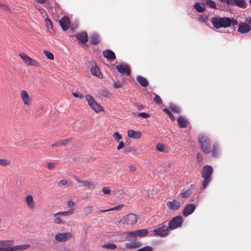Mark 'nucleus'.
<instances>
[{
  "label": "nucleus",
  "instance_id": "41",
  "mask_svg": "<svg viewBox=\"0 0 251 251\" xmlns=\"http://www.w3.org/2000/svg\"><path fill=\"white\" fill-rule=\"evenodd\" d=\"M154 95H155V98L153 100L154 101L159 105L162 104V101L160 96L155 94H154Z\"/></svg>",
  "mask_w": 251,
  "mask_h": 251
},
{
  "label": "nucleus",
  "instance_id": "25",
  "mask_svg": "<svg viewBox=\"0 0 251 251\" xmlns=\"http://www.w3.org/2000/svg\"><path fill=\"white\" fill-rule=\"evenodd\" d=\"M179 126L180 128H184L187 126L188 121L182 116H179L177 119Z\"/></svg>",
  "mask_w": 251,
  "mask_h": 251
},
{
  "label": "nucleus",
  "instance_id": "62",
  "mask_svg": "<svg viewBox=\"0 0 251 251\" xmlns=\"http://www.w3.org/2000/svg\"><path fill=\"white\" fill-rule=\"evenodd\" d=\"M39 10L41 11V12L42 13V11H44V9H40Z\"/></svg>",
  "mask_w": 251,
  "mask_h": 251
},
{
  "label": "nucleus",
  "instance_id": "16",
  "mask_svg": "<svg viewBox=\"0 0 251 251\" xmlns=\"http://www.w3.org/2000/svg\"><path fill=\"white\" fill-rule=\"evenodd\" d=\"M116 69L121 74L129 75L130 74V69L126 65H119L115 67Z\"/></svg>",
  "mask_w": 251,
  "mask_h": 251
},
{
  "label": "nucleus",
  "instance_id": "38",
  "mask_svg": "<svg viewBox=\"0 0 251 251\" xmlns=\"http://www.w3.org/2000/svg\"><path fill=\"white\" fill-rule=\"evenodd\" d=\"M206 4L212 8H216V3L212 0H207L206 1Z\"/></svg>",
  "mask_w": 251,
  "mask_h": 251
},
{
  "label": "nucleus",
  "instance_id": "30",
  "mask_svg": "<svg viewBox=\"0 0 251 251\" xmlns=\"http://www.w3.org/2000/svg\"><path fill=\"white\" fill-rule=\"evenodd\" d=\"M91 72L92 75L100 77V75H101V73L100 72V69L99 67L97 66L93 67L91 69Z\"/></svg>",
  "mask_w": 251,
  "mask_h": 251
},
{
  "label": "nucleus",
  "instance_id": "28",
  "mask_svg": "<svg viewBox=\"0 0 251 251\" xmlns=\"http://www.w3.org/2000/svg\"><path fill=\"white\" fill-rule=\"evenodd\" d=\"M192 190L191 189H188L185 190H183L178 195V197L181 198H188L192 194Z\"/></svg>",
  "mask_w": 251,
  "mask_h": 251
},
{
  "label": "nucleus",
  "instance_id": "7",
  "mask_svg": "<svg viewBox=\"0 0 251 251\" xmlns=\"http://www.w3.org/2000/svg\"><path fill=\"white\" fill-rule=\"evenodd\" d=\"M138 220L137 216L133 213H129L120 220L119 221V223L126 224L127 225H135Z\"/></svg>",
  "mask_w": 251,
  "mask_h": 251
},
{
  "label": "nucleus",
  "instance_id": "48",
  "mask_svg": "<svg viewBox=\"0 0 251 251\" xmlns=\"http://www.w3.org/2000/svg\"><path fill=\"white\" fill-rule=\"evenodd\" d=\"M114 138L117 141H119L122 138V136L118 132H115L113 134Z\"/></svg>",
  "mask_w": 251,
  "mask_h": 251
},
{
  "label": "nucleus",
  "instance_id": "34",
  "mask_svg": "<svg viewBox=\"0 0 251 251\" xmlns=\"http://www.w3.org/2000/svg\"><path fill=\"white\" fill-rule=\"evenodd\" d=\"M11 163L10 160L8 159H0V166L6 167Z\"/></svg>",
  "mask_w": 251,
  "mask_h": 251
},
{
  "label": "nucleus",
  "instance_id": "42",
  "mask_svg": "<svg viewBox=\"0 0 251 251\" xmlns=\"http://www.w3.org/2000/svg\"><path fill=\"white\" fill-rule=\"evenodd\" d=\"M163 111L165 112L168 115V116H169V117L170 118V119H171V120L172 121H175V118L174 117V116H173V115L171 113V112L167 109V108H165L163 110Z\"/></svg>",
  "mask_w": 251,
  "mask_h": 251
},
{
  "label": "nucleus",
  "instance_id": "14",
  "mask_svg": "<svg viewBox=\"0 0 251 251\" xmlns=\"http://www.w3.org/2000/svg\"><path fill=\"white\" fill-rule=\"evenodd\" d=\"M167 207L172 210H177L181 206V203L176 200H173L172 201H168L166 203Z\"/></svg>",
  "mask_w": 251,
  "mask_h": 251
},
{
  "label": "nucleus",
  "instance_id": "27",
  "mask_svg": "<svg viewBox=\"0 0 251 251\" xmlns=\"http://www.w3.org/2000/svg\"><path fill=\"white\" fill-rule=\"evenodd\" d=\"M138 82L143 87H146L148 85L147 80L144 77L139 75L136 77Z\"/></svg>",
  "mask_w": 251,
  "mask_h": 251
},
{
  "label": "nucleus",
  "instance_id": "31",
  "mask_svg": "<svg viewBox=\"0 0 251 251\" xmlns=\"http://www.w3.org/2000/svg\"><path fill=\"white\" fill-rule=\"evenodd\" d=\"M102 248L114 250L116 249L117 247V246L114 243H107L103 244L102 246Z\"/></svg>",
  "mask_w": 251,
  "mask_h": 251
},
{
  "label": "nucleus",
  "instance_id": "9",
  "mask_svg": "<svg viewBox=\"0 0 251 251\" xmlns=\"http://www.w3.org/2000/svg\"><path fill=\"white\" fill-rule=\"evenodd\" d=\"M20 97L25 105L27 107H29L32 103V97L25 90H22L20 93Z\"/></svg>",
  "mask_w": 251,
  "mask_h": 251
},
{
  "label": "nucleus",
  "instance_id": "54",
  "mask_svg": "<svg viewBox=\"0 0 251 251\" xmlns=\"http://www.w3.org/2000/svg\"><path fill=\"white\" fill-rule=\"evenodd\" d=\"M198 162H201L202 160V156L201 153H198L197 155Z\"/></svg>",
  "mask_w": 251,
  "mask_h": 251
},
{
  "label": "nucleus",
  "instance_id": "8",
  "mask_svg": "<svg viewBox=\"0 0 251 251\" xmlns=\"http://www.w3.org/2000/svg\"><path fill=\"white\" fill-rule=\"evenodd\" d=\"M183 220L181 216H177L174 217L169 223V227L171 230H174L180 227L182 225Z\"/></svg>",
  "mask_w": 251,
  "mask_h": 251
},
{
  "label": "nucleus",
  "instance_id": "43",
  "mask_svg": "<svg viewBox=\"0 0 251 251\" xmlns=\"http://www.w3.org/2000/svg\"><path fill=\"white\" fill-rule=\"evenodd\" d=\"M153 248L151 246H145L141 249H139L137 251H152Z\"/></svg>",
  "mask_w": 251,
  "mask_h": 251
},
{
  "label": "nucleus",
  "instance_id": "45",
  "mask_svg": "<svg viewBox=\"0 0 251 251\" xmlns=\"http://www.w3.org/2000/svg\"><path fill=\"white\" fill-rule=\"evenodd\" d=\"M156 150L159 151L165 152L164 145L162 144H158L156 147Z\"/></svg>",
  "mask_w": 251,
  "mask_h": 251
},
{
  "label": "nucleus",
  "instance_id": "39",
  "mask_svg": "<svg viewBox=\"0 0 251 251\" xmlns=\"http://www.w3.org/2000/svg\"><path fill=\"white\" fill-rule=\"evenodd\" d=\"M44 54L47 56L48 58L50 60H53L54 59L53 54L50 51L48 50H44Z\"/></svg>",
  "mask_w": 251,
  "mask_h": 251
},
{
  "label": "nucleus",
  "instance_id": "60",
  "mask_svg": "<svg viewBox=\"0 0 251 251\" xmlns=\"http://www.w3.org/2000/svg\"><path fill=\"white\" fill-rule=\"evenodd\" d=\"M136 106L138 110H141L144 108V106L142 104L137 105Z\"/></svg>",
  "mask_w": 251,
  "mask_h": 251
},
{
  "label": "nucleus",
  "instance_id": "35",
  "mask_svg": "<svg viewBox=\"0 0 251 251\" xmlns=\"http://www.w3.org/2000/svg\"><path fill=\"white\" fill-rule=\"evenodd\" d=\"M194 7L196 10L199 12H202L204 10V5L199 3H196Z\"/></svg>",
  "mask_w": 251,
  "mask_h": 251
},
{
  "label": "nucleus",
  "instance_id": "10",
  "mask_svg": "<svg viewBox=\"0 0 251 251\" xmlns=\"http://www.w3.org/2000/svg\"><path fill=\"white\" fill-rule=\"evenodd\" d=\"M19 55L23 60L24 63L26 65L37 67H39V63L35 60L27 56L25 53L21 52Z\"/></svg>",
  "mask_w": 251,
  "mask_h": 251
},
{
  "label": "nucleus",
  "instance_id": "36",
  "mask_svg": "<svg viewBox=\"0 0 251 251\" xmlns=\"http://www.w3.org/2000/svg\"><path fill=\"white\" fill-rule=\"evenodd\" d=\"M93 210V207L92 206L88 205L84 208L83 213L85 215H88L92 212Z\"/></svg>",
  "mask_w": 251,
  "mask_h": 251
},
{
  "label": "nucleus",
  "instance_id": "3",
  "mask_svg": "<svg viewBox=\"0 0 251 251\" xmlns=\"http://www.w3.org/2000/svg\"><path fill=\"white\" fill-rule=\"evenodd\" d=\"M211 23L213 26L219 29L221 27H227L231 25H237L236 20L228 17H213L211 19Z\"/></svg>",
  "mask_w": 251,
  "mask_h": 251
},
{
  "label": "nucleus",
  "instance_id": "37",
  "mask_svg": "<svg viewBox=\"0 0 251 251\" xmlns=\"http://www.w3.org/2000/svg\"><path fill=\"white\" fill-rule=\"evenodd\" d=\"M170 109L174 113H179L180 112V108L177 106L173 104L170 106Z\"/></svg>",
  "mask_w": 251,
  "mask_h": 251
},
{
  "label": "nucleus",
  "instance_id": "15",
  "mask_svg": "<svg viewBox=\"0 0 251 251\" xmlns=\"http://www.w3.org/2000/svg\"><path fill=\"white\" fill-rule=\"evenodd\" d=\"M12 242L10 240H0V251H10Z\"/></svg>",
  "mask_w": 251,
  "mask_h": 251
},
{
  "label": "nucleus",
  "instance_id": "32",
  "mask_svg": "<svg viewBox=\"0 0 251 251\" xmlns=\"http://www.w3.org/2000/svg\"><path fill=\"white\" fill-rule=\"evenodd\" d=\"M124 206V205L123 204H121L118 206L110 208L109 209H105V210H101L100 211L101 212H105L110 211L119 210L121 209Z\"/></svg>",
  "mask_w": 251,
  "mask_h": 251
},
{
  "label": "nucleus",
  "instance_id": "17",
  "mask_svg": "<svg viewBox=\"0 0 251 251\" xmlns=\"http://www.w3.org/2000/svg\"><path fill=\"white\" fill-rule=\"evenodd\" d=\"M60 25L64 31L68 30L70 25V19L68 17L64 16L59 21Z\"/></svg>",
  "mask_w": 251,
  "mask_h": 251
},
{
  "label": "nucleus",
  "instance_id": "64",
  "mask_svg": "<svg viewBox=\"0 0 251 251\" xmlns=\"http://www.w3.org/2000/svg\"><path fill=\"white\" fill-rule=\"evenodd\" d=\"M249 23L251 25V19H250V20L249 21Z\"/></svg>",
  "mask_w": 251,
  "mask_h": 251
},
{
  "label": "nucleus",
  "instance_id": "56",
  "mask_svg": "<svg viewBox=\"0 0 251 251\" xmlns=\"http://www.w3.org/2000/svg\"><path fill=\"white\" fill-rule=\"evenodd\" d=\"M61 146V145L60 144V141H58V142L55 143H53L51 145V147L52 148H54V147H60Z\"/></svg>",
  "mask_w": 251,
  "mask_h": 251
},
{
  "label": "nucleus",
  "instance_id": "26",
  "mask_svg": "<svg viewBox=\"0 0 251 251\" xmlns=\"http://www.w3.org/2000/svg\"><path fill=\"white\" fill-rule=\"evenodd\" d=\"M100 41V37L97 34L94 33L90 36V42L91 44L97 45Z\"/></svg>",
  "mask_w": 251,
  "mask_h": 251
},
{
  "label": "nucleus",
  "instance_id": "44",
  "mask_svg": "<svg viewBox=\"0 0 251 251\" xmlns=\"http://www.w3.org/2000/svg\"><path fill=\"white\" fill-rule=\"evenodd\" d=\"M45 22H46V26H47L48 30H50V28H51L52 29V25L51 21L49 19L47 18L45 20Z\"/></svg>",
  "mask_w": 251,
  "mask_h": 251
},
{
  "label": "nucleus",
  "instance_id": "61",
  "mask_svg": "<svg viewBox=\"0 0 251 251\" xmlns=\"http://www.w3.org/2000/svg\"><path fill=\"white\" fill-rule=\"evenodd\" d=\"M36 1L41 4H43L45 3L46 2L47 0H36Z\"/></svg>",
  "mask_w": 251,
  "mask_h": 251
},
{
  "label": "nucleus",
  "instance_id": "11",
  "mask_svg": "<svg viewBox=\"0 0 251 251\" xmlns=\"http://www.w3.org/2000/svg\"><path fill=\"white\" fill-rule=\"evenodd\" d=\"M72 236V235L71 232H63L56 234L55 236V239L57 242H64L71 238Z\"/></svg>",
  "mask_w": 251,
  "mask_h": 251
},
{
  "label": "nucleus",
  "instance_id": "59",
  "mask_svg": "<svg viewBox=\"0 0 251 251\" xmlns=\"http://www.w3.org/2000/svg\"><path fill=\"white\" fill-rule=\"evenodd\" d=\"M129 169L131 171H135L136 170V167L134 165H132L129 166Z\"/></svg>",
  "mask_w": 251,
  "mask_h": 251
},
{
  "label": "nucleus",
  "instance_id": "40",
  "mask_svg": "<svg viewBox=\"0 0 251 251\" xmlns=\"http://www.w3.org/2000/svg\"><path fill=\"white\" fill-rule=\"evenodd\" d=\"M57 163L56 162H48L47 163V167L48 169L52 170L56 168Z\"/></svg>",
  "mask_w": 251,
  "mask_h": 251
},
{
  "label": "nucleus",
  "instance_id": "55",
  "mask_svg": "<svg viewBox=\"0 0 251 251\" xmlns=\"http://www.w3.org/2000/svg\"><path fill=\"white\" fill-rule=\"evenodd\" d=\"M224 2L226 3L228 5H234V0H226Z\"/></svg>",
  "mask_w": 251,
  "mask_h": 251
},
{
  "label": "nucleus",
  "instance_id": "19",
  "mask_svg": "<svg viewBox=\"0 0 251 251\" xmlns=\"http://www.w3.org/2000/svg\"><path fill=\"white\" fill-rule=\"evenodd\" d=\"M30 245L29 244L19 245L12 247L10 246V251H24L29 249Z\"/></svg>",
  "mask_w": 251,
  "mask_h": 251
},
{
  "label": "nucleus",
  "instance_id": "13",
  "mask_svg": "<svg viewBox=\"0 0 251 251\" xmlns=\"http://www.w3.org/2000/svg\"><path fill=\"white\" fill-rule=\"evenodd\" d=\"M196 209V205L194 203H188L184 207L182 211L183 215L185 217L191 215Z\"/></svg>",
  "mask_w": 251,
  "mask_h": 251
},
{
  "label": "nucleus",
  "instance_id": "2",
  "mask_svg": "<svg viewBox=\"0 0 251 251\" xmlns=\"http://www.w3.org/2000/svg\"><path fill=\"white\" fill-rule=\"evenodd\" d=\"M198 138L201 150L203 153H211L213 157L218 156L219 150L217 144H212L210 139L204 134L199 135Z\"/></svg>",
  "mask_w": 251,
  "mask_h": 251
},
{
  "label": "nucleus",
  "instance_id": "33",
  "mask_svg": "<svg viewBox=\"0 0 251 251\" xmlns=\"http://www.w3.org/2000/svg\"><path fill=\"white\" fill-rule=\"evenodd\" d=\"M74 208H70L68 211L58 212L61 216H68L72 215L74 212Z\"/></svg>",
  "mask_w": 251,
  "mask_h": 251
},
{
  "label": "nucleus",
  "instance_id": "5",
  "mask_svg": "<svg viewBox=\"0 0 251 251\" xmlns=\"http://www.w3.org/2000/svg\"><path fill=\"white\" fill-rule=\"evenodd\" d=\"M171 229L168 225V223L165 221L159 225L157 228L155 229L153 232L155 235L160 237H166L169 234L170 230Z\"/></svg>",
  "mask_w": 251,
  "mask_h": 251
},
{
  "label": "nucleus",
  "instance_id": "4",
  "mask_svg": "<svg viewBox=\"0 0 251 251\" xmlns=\"http://www.w3.org/2000/svg\"><path fill=\"white\" fill-rule=\"evenodd\" d=\"M213 172V169L212 166L205 165L203 167L201 174L202 177L204 178L202 184V188L203 189L206 187L208 183L210 182L211 180V176Z\"/></svg>",
  "mask_w": 251,
  "mask_h": 251
},
{
  "label": "nucleus",
  "instance_id": "18",
  "mask_svg": "<svg viewBox=\"0 0 251 251\" xmlns=\"http://www.w3.org/2000/svg\"><path fill=\"white\" fill-rule=\"evenodd\" d=\"M25 202L27 207L29 209H33L35 207V202L33 200V197L31 195H27L25 198Z\"/></svg>",
  "mask_w": 251,
  "mask_h": 251
},
{
  "label": "nucleus",
  "instance_id": "22",
  "mask_svg": "<svg viewBox=\"0 0 251 251\" xmlns=\"http://www.w3.org/2000/svg\"><path fill=\"white\" fill-rule=\"evenodd\" d=\"M127 136L129 138L133 139H138L141 136V133L139 131H134L132 129H129L127 131Z\"/></svg>",
  "mask_w": 251,
  "mask_h": 251
},
{
  "label": "nucleus",
  "instance_id": "12",
  "mask_svg": "<svg viewBox=\"0 0 251 251\" xmlns=\"http://www.w3.org/2000/svg\"><path fill=\"white\" fill-rule=\"evenodd\" d=\"M75 38L79 41V44H85L88 40V34L86 32L78 33L75 35Z\"/></svg>",
  "mask_w": 251,
  "mask_h": 251
},
{
  "label": "nucleus",
  "instance_id": "57",
  "mask_svg": "<svg viewBox=\"0 0 251 251\" xmlns=\"http://www.w3.org/2000/svg\"><path fill=\"white\" fill-rule=\"evenodd\" d=\"M124 147V143L123 142H119V145L117 147V149L118 150H120L121 149H122Z\"/></svg>",
  "mask_w": 251,
  "mask_h": 251
},
{
  "label": "nucleus",
  "instance_id": "29",
  "mask_svg": "<svg viewBox=\"0 0 251 251\" xmlns=\"http://www.w3.org/2000/svg\"><path fill=\"white\" fill-rule=\"evenodd\" d=\"M234 5L241 8H246L247 6V3L245 0H234Z\"/></svg>",
  "mask_w": 251,
  "mask_h": 251
},
{
  "label": "nucleus",
  "instance_id": "23",
  "mask_svg": "<svg viewBox=\"0 0 251 251\" xmlns=\"http://www.w3.org/2000/svg\"><path fill=\"white\" fill-rule=\"evenodd\" d=\"M75 180L78 183L81 184L83 187L91 188L94 187V184L88 180H82L78 178L75 177Z\"/></svg>",
  "mask_w": 251,
  "mask_h": 251
},
{
  "label": "nucleus",
  "instance_id": "63",
  "mask_svg": "<svg viewBox=\"0 0 251 251\" xmlns=\"http://www.w3.org/2000/svg\"><path fill=\"white\" fill-rule=\"evenodd\" d=\"M39 10L41 11V12L42 13V11H44V9H40Z\"/></svg>",
  "mask_w": 251,
  "mask_h": 251
},
{
  "label": "nucleus",
  "instance_id": "46",
  "mask_svg": "<svg viewBox=\"0 0 251 251\" xmlns=\"http://www.w3.org/2000/svg\"><path fill=\"white\" fill-rule=\"evenodd\" d=\"M113 87L116 88H119L123 87V83L120 81H114L113 83Z\"/></svg>",
  "mask_w": 251,
  "mask_h": 251
},
{
  "label": "nucleus",
  "instance_id": "21",
  "mask_svg": "<svg viewBox=\"0 0 251 251\" xmlns=\"http://www.w3.org/2000/svg\"><path fill=\"white\" fill-rule=\"evenodd\" d=\"M251 29L250 26L248 24L243 23L239 25L238 30L241 33H245L248 32Z\"/></svg>",
  "mask_w": 251,
  "mask_h": 251
},
{
  "label": "nucleus",
  "instance_id": "24",
  "mask_svg": "<svg viewBox=\"0 0 251 251\" xmlns=\"http://www.w3.org/2000/svg\"><path fill=\"white\" fill-rule=\"evenodd\" d=\"M53 223L54 224H62V225L65 224V222L62 220V219L61 218V216L60 215L59 212H57V213L53 214Z\"/></svg>",
  "mask_w": 251,
  "mask_h": 251
},
{
  "label": "nucleus",
  "instance_id": "50",
  "mask_svg": "<svg viewBox=\"0 0 251 251\" xmlns=\"http://www.w3.org/2000/svg\"><path fill=\"white\" fill-rule=\"evenodd\" d=\"M72 95L75 98H79L80 99H82L84 98V96L82 94H79L73 92L72 93Z\"/></svg>",
  "mask_w": 251,
  "mask_h": 251
},
{
  "label": "nucleus",
  "instance_id": "47",
  "mask_svg": "<svg viewBox=\"0 0 251 251\" xmlns=\"http://www.w3.org/2000/svg\"><path fill=\"white\" fill-rule=\"evenodd\" d=\"M71 141V139H65L60 140V144L61 146H65Z\"/></svg>",
  "mask_w": 251,
  "mask_h": 251
},
{
  "label": "nucleus",
  "instance_id": "51",
  "mask_svg": "<svg viewBox=\"0 0 251 251\" xmlns=\"http://www.w3.org/2000/svg\"><path fill=\"white\" fill-rule=\"evenodd\" d=\"M137 116L144 118H147L150 117V115L146 113H139L137 114Z\"/></svg>",
  "mask_w": 251,
  "mask_h": 251
},
{
  "label": "nucleus",
  "instance_id": "49",
  "mask_svg": "<svg viewBox=\"0 0 251 251\" xmlns=\"http://www.w3.org/2000/svg\"><path fill=\"white\" fill-rule=\"evenodd\" d=\"M102 192L103 194L108 195L110 194L111 190L108 187H105L102 189Z\"/></svg>",
  "mask_w": 251,
  "mask_h": 251
},
{
  "label": "nucleus",
  "instance_id": "6",
  "mask_svg": "<svg viewBox=\"0 0 251 251\" xmlns=\"http://www.w3.org/2000/svg\"><path fill=\"white\" fill-rule=\"evenodd\" d=\"M85 98L88 105L95 112L98 113L103 110L102 107L96 102L91 95L87 94Z\"/></svg>",
  "mask_w": 251,
  "mask_h": 251
},
{
  "label": "nucleus",
  "instance_id": "1",
  "mask_svg": "<svg viewBox=\"0 0 251 251\" xmlns=\"http://www.w3.org/2000/svg\"><path fill=\"white\" fill-rule=\"evenodd\" d=\"M148 233L146 229H139L132 231L124 232L126 239L129 242L126 243L125 247L126 249L133 250L141 247L142 243L137 240L136 236L140 237L146 236Z\"/></svg>",
  "mask_w": 251,
  "mask_h": 251
},
{
  "label": "nucleus",
  "instance_id": "20",
  "mask_svg": "<svg viewBox=\"0 0 251 251\" xmlns=\"http://www.w3.org/2000/svg\"><path fill=\"white\" fill-rule=\"evenodd\" d=\"M103 57L109 60H114L116 59V56L114 52L111 50H105L103 51Z\"/></svg>",
  "mask_w": 251,
  "mask_h": 251
},
{
  "label": "nucleus",
  "instance_id": "52",
  "mask_svg": "<svg viewBox=\"0 0 251 251\" xmlns=\"http://www.w3.org/2000/svg\"><path fill=\"white\" fill-rule=\"evenodd\" d=\"M67 205L69 207H70L71 208H74L73 206L75 205V202L73 201L72 200H70L68 201Z\"/></svg>",
  "mask_w": 251,
  "mask_h": 251
},
{
  "label": "nucleus",
  "instance_id": "53",
  "mask_svg": "<svg viewBox=\"0 0 251 251\" xmlns=\"http://www.w3.org/2000/svg\"><path fill=\"white\" fill-rule=\"evenodd\" d=\"M68 183V182L65 179H62L61 180H60L59 182H58V185L60 186H64V185H67Z\"/></svg>",
  "mask_w": 251,
  "mask_h": 251
},
{
  "label": "nucleus",
  "instance_id": "58",
  "mask_svg": "<svg viewBox=\"0 0 251 251\" xmlns=\"http://www.w3.org/2000/svg\"><path fill=\"white\" fill-rule=\"evenodd\" d=\"M135 151V150L132 147H129V148H126L125 149L126 152H130V151Z\"/></svg>",
  "mask_w": 251,
  "mask_h": 251
}]
</instances>
